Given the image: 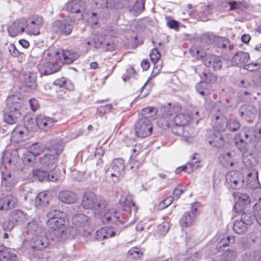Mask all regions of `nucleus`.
Wrapping results in <instances>:
<instances>
[{"label":"nucleus","mask_w":261,"mask_h":261,"mask_svg":"<svg viewBox=\"0 0 261 261\" xmlns=\"http://www.w3.org/2000/svg\"><path fill=\"white\" fill-rule=\"evenodd\" d=\"M22 161L25 166L33 167L36 163V157L28 151L23 153Z\"/></svg>","instance_id":"41"},{"label":"nucleus","mask_w":261,"mask_h":261,"mask_svg":"<svg viewBox=\"0 0 261 261\" xmlns=\"http://www.w3.org/2000/svg\"><path fill=\"white\" fill-rule=\"evenodd\" d=\"M48 170L43 171V170L38 169L33 171V175L36 176L40 181H46V179L48 178Z\"/></svg>","instance_id":"49"},{"label":"nucleus","mask_w":261,"mask_h":261,"mask_svg":"<svg viewBox=\"0 0 261 261\" xmlns=\"http://www.w3.org/2000/svg\"><path fill=\"white\" fill-rule=\"evenodd\" d=\"M235 240V237L232 235L224 237L217 243L216 249L219 252L224 251L228 247L234 243Z\"/></svg>","instance_id":"32"},{"label":"nucleus","mask_w":261,"mask_h":261,"mask_svg":"<svg viewBox=\"0 0 261 261\" xmlns=\"http://www.w3.org/2000/svg\"><path fill=\"white\" fill-rule=\"evenodd\" d=\"M59 198L61 201L66 204L75 203L77 199V195L70 190H63L59 194Z\"/></svg>","instance_id":"25"},{"label":"nucleus","mask_w":261,"mask_h":261,"mask_svg":"<svg viewBox=\"0 0 261 261\" xmlns=\"http://www.w3.org/2000/svg\"><path fill=\"white\" fill-rule=\"evenodd\" d=\"M116 232L113 227H103L97 230L95 234L96 240L102 241L115 236Z\"/></svg>","instance_id":"20"},{"label":"nucleus","mask_w":261,"mask_h":261,"mask_svg":"<svg viewBox=\"0 0 261 261\" xmlns=\"http://www.w3.org/2000/svg\"><path fill=\"white\" fill-rule=\"evenodd\" d=\"M254 214L259 224H261V204L255 203L253 206Z\"/></svg>","instance_id":"55"},{"label":"nucleus","mask_w":261,"mask_h":261,"mask_svg":"<svg viewBox=\"0 0 261 261\" xmlns=\"http://www.w3.org/2000/svg\"><path fill=\"white\" fill-rule=\"evenodd\" d=\"M201 80L205 82L206 83H208L210 84H212L216 81L217 77L215 74L212 73L208 72L206 73L203 72L202 76H201Z\"/></svg>","instance_id":"52"},{"label":"nucleus","mask_w":261,"mask_h":261,"mask_svg":"<svg viewBox=\"0 0 261 261\" xmlns=\"http://www.w3.org/2000/svg\"><path fill=\"white\" fill-rule=\"evenodd\" d=\"M20 113L10 112L4 114V121L9 124H13L16 122L17 118L20 115Z\"/></svg>","instance_id":"46"},{"label":"nucleus","mask_w":261,"mask_h":261,"mask_svg":"<svg viewBox=\"0 0 261 261\" xmlns=\"http://www.w3.org/2000/svg\"><path fill=\"white\" fill-rule=\"evenodd\" d=\"M45 146L43 144L39 143H35L32 144L29 148V151L35 156L37 157L42 154L44 150Z\"/></svg>","instance_id":"43"},{"label":"nucleus","mask_w":261,"mask_h":261,"mask_svg":"<svg viewBox=\"0 0 261 261\" xmlns=\"http://www.w3.org/2000/svg\"><path fill=\"white\" fill-rule=\"evenodd\" d=\"M22 81L28 92L36 89L37 87V74L34 72H28L23 75Z\"/></svg>","instance_id":"17"},{"label":"nucleus","mask_w":261,"mask_h":261,"mask_svg":"<svg viewBox=\"0 0 261 261\" xmlns=\"http://www.w3.org/2000/svg\"><path fill=\"white\" fill-rule=\"evenodd\" d=\"M43 23V18L41 16L38 15L33 16L31 20L30 24H35L38 26H42Z\"/></svg>","instance_id":"61"},{"label":"nucleus","mask_w":261,"mask_h":261,"mask_svg":"<svg viewBox=\"0 0 261 261\" xmlns=\"http://www.w3.org/2000/svg\"><path fill=\"white\" fill-rule=\"evenodd\" d=\"M227 127L230 131L236 132L240 127V123L235 119H230L227 121Z\"/></svg>","instance_id":"51"},{"label":"nucleus","mask_w":261,"mask_h":261,"mask_svg":"<svg viewBox=\"0 0 261 261\" xmlns=\"http://www.w3.org/2000/svg\"><path fill=\"white\" fill-rule=\"evenodd\" d=\"M242 261H257L256 253L255 252H248L242 255Z\"/></svg>","instance_id":"59"},{"label":"nucleus","mask_w":261,"mask_h":261,"mask_svg":"<svg viewBox=\"0 0 261 261\" xmlns=\"http://www.w3.org/2000/svg\"><path fill=\"white\" fill-rule=\"evenodd\" d=\"M134 130L137 137L143 138L149 136L152 130L150 120L146 118H139L135 124Z\"/></svg>","instance_id":"6"},{"label":"nucleus","mask_w":261,"mask_h":261,"mask_svg":"<svg viewBox=\"0 0 261 261\" xmlns=\"http://www.w3.org/2000/svg\"><path fill=\"white\" fill-rule=\"evenodd\" d=\"M82 205L84 209L93 210L94 214L101 212L102 208L106 205V201L103 199L97 200L96 195L92 192H86L84 193Z\"/></svg>","instance_id":"4"},{"label":"nucleus","mask_w":261,"mask_h":261,"mask_svg":"<svg viewBox=\"0 0 261 261\" xmlns=\"http://www.w3.org/2000/svg\"><path fill=\"white\" fill-rule=\"evenodd\" d=\"M50 195L46 192H42L38 194L35 199L36 206H44L49 202Z\"/></svg>","instance_id":"37"},{"label":"nucleus","mask_w":261,"mask_h":261,"mask_svg":"<svg viewBox=\"0 0 261 261\" xmlns=\"http://www.w3.org/2000/svg\"><path fill=\"white\" fill-rule=\"evenodd\" d=\"M40 26L27 23L25 32L29 35H38L40 34Z\"/></svg>","instance_id":"50"},{"label":"nucleus","mask_w":261,"mask_h":261,"mask_svg":"<svg viewBox=\"0 0 261 261\" xmlns=\"http://www.w3.org/2000/svg\"><path fill=\"white\" fill-rule=\"evenodd\" d=\"M39 70L41 74L50 75L60 70V67L54 61H45L39 66Z\"/></svg>","instance_id":"15"},{"label":"nucleus","mask_w":261,"mask_h":261,"mask_svg":"<svg viewBox=\"0 0 261 261\" xmlns=\"http://www.w3.org/2000/svg\"><path fill=\"white\" fill-rule=\"evenodd\" d=\"M255 216L250 213H243L241 216V220L245 222L246 225L253 223Z\"/></svg>","instance_id":"53"},{"label":"nucleus","mask_w":261,"mask_h":261,"mask_svg":"<svg viewBox=\"0 0 261 261\" xmlns=\"http://www.w3.org/2000/svg\"><path fill=\"white\" fill-rule=\"evenodd\" d=\"M72 221L74 225L83 227L90 224L91 219L85 214H77L72 217Z\"/></svg>","instance_id":"29"},{"label":"nucleus","mask_w":261,"mask_h":261,"mask_svg":"<svg viewBox=\"0 0 261 261\" xmlns=\"http://www.w3.org/2000/svg\"><path fill=\"white\" fill-rule=\"evenodd\" d=\"M150 57L151 61L154 63L155 66L160 59L161 55L158 49L154 48L151 50Z\"/></svg>","instance_id":"57"},{"label":"nucleus","mask_w":261,"mask_h":261,"mask_svg":"<svg viewBox=\"0 0 261 261\" xmlns=\"http://www.w3.org/2000/svg\"><path fill=\"white\" fill-rule=\"evenodd\" d=\"M188 168V173H190L192 172L194 170L199 168L200 167V163L199 161L192 162L191 163H187Z\"/></svg>","instance_id":"64"},{"label":"nucleus","mask_w":261,"mask_h":261,"mask_svg":"<svg viewBox=\"0 0 261 261\" xmlns=\"http://www.w3.org/2000/svg\"><path fill=\"white\" fill-rule=\"evenodd\" d=\"M158 111L154 107H147L142 110L141 116L142 118L152 117L156 115Z\"/></svg>","instance_id":"48"},{"label":"nucleus","mask_w":261,"mask_h":261,"mask_svg":"<svg viewBox=\"0 0 261 261\" xmlns=\"http://www.w3.org/2000/svg\"><path fill=\"white\" fill-rule=\"evenodd\" d=\"M49 220L47 225L53 229L50 234L59 241L72 238L76 233V229L69 225L66 214L60 210H52L47 214Z\"/></svg>","instance_id":"1"},{"label":"nucleus","mask_w":261,"mask_h":261,"mask_svg":"<svg viewBox=\"0 0 261 261\" xmlns=\"http://www.w3.org/2000/svg\"><path fill=\"white\" fill-rule=\"evenodd\" d=\"M50 144L51 145L48 147L47 152L40 160L42 168L49 171L54 170L57 167L58 156L63 150L62 145L60 143L53 141Z\"/></svg>","instance_id":"2"},{"label":"nucleus","mask_w":261,"mask_h":261,"mask_svg":"<svg viewBox=\"0 0 261 261\" xmlns=\"http://www.w3.org/2000/svg\"><path fill=\"white\" fill-rule=\"evenodd\" d=\"M189 121V116L182 113L179 114L171 120L170 127L172 128L174 133L181 135L182 131L181 127L187 125Z\"/></svg>","instance_id":"9"},{"label":"nucleus","mask_w":261,"mask_h":261,"mask_svg":"<svg viewBox=\"0 0 261 261\" xmlns=\"http://www.w3.org/2000/svg\"><path fill=\"white\" fill-rule=\"evenodd\" d=\"M260 67V64L258 63H251L244 66V69L250 71L258 70Z\"/></svg>","instance_id":"62"},{"label":"nucleus","mask_w":261,"mask_h":261,"mask_svg":"<svg viewBox=\"0 0 261 261\" xmlns=\"http://www.w3.org/2000/svg\"><path fill=\"white\" fill-rule=\"evenodd\" d=\"M104 41L103 36L101 35L93 34L91 36L87 41V45L94 46L95 48H99Z\"/></svg>","instance_id":"34"},{"label":"nucleus","mask_w":261,"mask_h":261,"mask_svg":"<svg viewBox=\"0 0 261 261\" xmlns=\"http://www.w3.org/2000/svg\"><path fill=\"white\" fill-rule=\"evenodd\" d=\"M214 111H216L218 113L215 114L212 119V124L215 130L218 132H223L227 127V120L226 117L221 113L219 108H214Z\"/></svg>","instance_id":"12"},{"label":"nucleus","mask_w":261,"mask_h":261,"mask_svg":"<svg viewBox=\"0 0 261 261\" xmlns=\"http://www.w3.org/2000/svg\"><path fill=\"white\" fill-rule=\"evenodd\" d=\"M215 38L216 36L210 33H205L204 34H203L201 36V40L206 44H210L212 43L213 42H214Z\"/></svg>","instance_id":"56"},{"label":"nucleus","mask_w":261,"mask_h":261,"mask_svg":"<svg viewBox=\"0 0 261 261\" xmlns=\"http://www.w3.org/2000/svg\"><path fill=\"white\" fill-rule=\"evenodd\" d=\"M241 115L247 121H250L257 113V110L252 105H245L240 109Z\"/></svg>","instance_id":"22"},{"label":"nucleus","mask_w":261,"mask_h":261,"mask_svg":"<svg viewBox=\"0 0 261 261\" xmlns=\"http://www.w3.org/2000/svg\"><path fill=\"white\" fill-rule=\"evenodd\" d=\"M250 59L247 53L239 51L236 53L232 58V64L234 66H242L247 63Z\"/></svg>","instance_id":"24"},{"label":"nucleus","mask_w":261,"mask_h":261,"mask_svg":"<svg viewBox=\"0 0 261 261\" xmlns=\"http://www.w3.org/2000/svg\"><path fill=\"white\" fill-rule=\"evenodd\" d=\"M225 178L229 188L239 189L243 186L244 179L241 172L236 171H229L226 174Z\"/></svg>","instance_id":"7"},{"label":"nucleus","mask_w":261,"mask_h":261,"mask_svg":"<svg viewBox=\"0 0 261 261\" xmlns=\"http://www.w3.org/2000/svg\"><path fill=\"white\" fill-rule=\"evenodd\" d=\"M196 91L202 96L209 94L211 91V86L203 81L195 86Z\"/></svg>","instance_id":"38"},{"label":"nucleus","mask_w":261,"mask_h":261,"mask_svg":"<svg viewBox=\"0 0 261 261\" xmlns=\"http://www.w3.org/2000/svg\"><path fill=\"white\" fill-rule=\"evenodd\" d=\"M181 110V107L178 103H168L163 106L161 108L162 117L158 120L159 125L164 129L169 128L172 116Z\"/></svg>","instance_id":"3"},{"label":"nucleus","mask_w":261,"mask_h":261,"mask_svg":"<svg viewBox=\"0 0 261 261\" xmlns=\"http://www.w3.org/2000/svg\"><path fill=\"white\" fill-rule=\"evenodd\" d=\"M207 141L212 146L216 147H221L224 145V140L220 132L216 130L209 132L207 136Z\"/></svg>","instance_id":"18"},{"label":"nucleus","mask_w":261,"mask_h":261,"mask_svg":"<svg viewBox=\"0 0 261 261\" xmlns=\"http://www.w3.org/2000/svg\"><path fill=\"white\" fill-rule=\"evenodd\" d=\"M27 25V21L24 18L16 20L8 26V33L11 37H15L25 30Z\"/></svg>","instance_id":"14"},{"label":"nucleus","mask_w":261,"mask_h":261,"mask_svg":"<svg viewBox=\"0 0 261 261\" xmlns=\"http://www.w3.org/2000/svg\"><path fill=\"white\" fill-rule=\"evenodd\" d=\"M144 4L143 0H137L130 9V13L136 16L140 15L144 10Z\"/></svg>","instance_id":"42"},{"label":"nucleus","mask_w":261,"mask_h":261,"mask_svg":"<svg viewBox=\"0 0 261 261\" xmlns=\"http://www.w3.org/2000/svg\"><path fill=\"white\" fill-rule=\"evenodd\" d=\"M243 162L247 167L250 168L256 164L257 160L252 153L245 152L243 154Z\"/></svg>","instance_id":"44"},{"label":"nucleus","mask_w":261,"mask_h":261,"mask_svg":"<svg viewBox=\"0 0 261 261\" xmlns=\"http://www.w3.org/2000/svg\"><path fill=\"white\" fill-rule=\"evenodd\" d=\"M124 169V163L122 159H116L114 160L112 163L111 170L114 171V172H116L117 174L119 173L122 175Z\"/></svg>","instance_id":"40"},{"label":"nucleus","mask_w":261,"mask_h":261,"mask_svg":"<svg viewBox=\"0 0 261 261\" xmlns=\"http://www.w3.org/2000/svg\"><path fill=\"white\" fill-rule=\"evenodd\" d=\"M256 138H258V136L253 127H244L239 136L235 139L236 144L241 151H244L246 145Z\"/></svg>","instance_id":"5"},{"label":"nucleus","mask_w":261,"mask_h":261,"mask_svg":"<svg viewBox=\"0 0 261 261\" xmlns=\"http://www.w3.org/2000/svg\"><path fill=\"white\" fill-rule=\"evenodd\" d=\"M44 234H39L33 237L31 241L32 248L41 250L48 246L49 245L48 240Z\"/></svg>","instance_id":"21"},{"label":"nucleus","mask_w":261,"mask_h":261,"mask_svg":"<svg viewBox=\"0 0 261 261\" xmlns=\"http://www.w3.org/2000/svg\"><path fill=\"white\" fill-rule=\"evenodd\" d=\"M120 202L121 209L129 214L131 213L132 208H134L135 212L137 210L135 203L132 200V196L129 194L126 196H121Z\"/></svg>","instance_id":"23"},{"label":"nucleus","mask_w":261,"mask_h":261,"mask_svg":"<svg viewBox=\"0 0 261 261\" xmlns=\"http://www.w3.org/2000/svg\"><path fill=\"white\" fill-rule=\"evenodd\" d=\"M26 128L22 126H16L13 130L10 140L13 143H18L24 139Z\"/></svg>","instance_id":"27"},{"label":"nucleus","mask_w":261,"mask_h":261,"mask_svg":"<svg viewBox=\"0 0 261 261\" xmlns=\"http://www.w3.org/2000/svg\"><path fill=\"white\" fill-rule=\"evenodd\" d=\"M28 231L29 233L33 235L45 234L41 225L36 221H32L28 223Z\"/></svg>","instance_id":"35"},{"label":"nucleus","mask_w":261,"mask_h":261,"mask_svg":"<svg viewBox=\"0 0 261 261\" xmlns=\"http://www.w3.org/2000/svg\"><path fill=\"white\" fill-rule=\"evenodd\" d=\"M219 161L221 164L225 167H232L233 165V160L230 152L222 153L219 156Z\"/></svg>","instance_id":"39"},{"label":"nucleus","mask_w":261,"mask_h":261,"mask_svg":"<svg viewBox=\"0 0 261 261\" xmlns=\"http://www.w3.org/2000/svg\"><path fill=\"white\" fill-rule=\"evenodd\" d=\"M57 121V120L44 115H39L36 118V123L38 127L44 131L49 129Z\"/></svg>","instance_id":"16"},{"label":"nucleus","mask_w":261,"mask_h":261,"mask_svg":"<svg viewBox=\"0 0 261 261\" xmlns=\"http://www.w3.org/2000/svg\"><path fill=\"white\" fill-rule=\"evenodd\" d=\"M228 42V40L226 38L219 36H216L215 41H214V43L216 46L222 48L226 47Z\"/></svg>","instance_id":"54"},{"label":"nucleus","mask_w":261,"mask_h":261,"mask_svg":"<svg viewBox=\"0 0 261 261\" xmlns=\"http://www.w3.org/2000/svg\"><path fill=\"white\" fill-rule=\"evenodd\" d=\"M2 174V185L7 188H12L17 182L14 175L7 170L3 171Z\"/></svg>","instance_id":"26"},{"label":"nucleus","mask_w":261,"mask_h":261,"mask_svg":"<svg viewBox=\"0 0 261 261\" xmlns=\"http://www.w3.org/2000/svg\"><path fill=\"white\" fill-rule=\"evenodd\" d=\"M66 10L71 13H80L85 8V3L81 0H72L66 4Z\"/></svg>","instance_id":"28"},{"label":"nucleus","mask_w":261,"mask_h":261,"mask_svg":"<svg viewBox=\"0 0 261 261\" xmlns=\"http://www.w3.org/2000/svg\"><path fill=\"white\" fill-rule=\"evenodd\" d=\"M200 57L203 58L202 62L203 64L210 70H219L221 69L222 66V61L220 57L211 54L206 55L204 57L200 55Z\"/></svg>","instance_id":"10"},{"label":"nucleus","mask_w":261,"mask_h":261,"mask_svg":"<svg viewBox=\"0 0 261 261\" xmlns=\"http://www.w3.org/2000/svg\"><path fill=\"white\" fill-rule=\"evenodd\" d=\"M196 219V215L186 212L180 218L179 224L182 227H189L195 222Z\"/></svg>","instance_id":"33"},{"label":"nucleus","mask_w":261,"mask_h":261,"mask_svg":"<svg viewBox=\"0 0 261 261\" xmlns=\"http://www.w3.org/2000/svg\"><path fill=\"white\" fill-rule=\"evenodd\" d=\"M79 54L72 50H63L61 52H57L55 54L56 60L63 64H71L79 57Z\"/></svg>","instance_id":"13"},{"label":"nucleus","mask_w":261,"mask_h":261,"mask_svg":"<svg viewBox=\"0 0 261 261\" xmlns=\"http://www.w3.org/2000/svg\"><path fill=\"white\" fill-rule=\"evenodd\" d=\"M173 201V197L172 196H169L165 199L162 201L159 205L162 209L166 208L169 205H170Z\"/></svg>","instance_id":"63"},{"label":"nucleus","mask_w":261,"mask_h":261,"mask_svg":"<svg viewBox=\"0 0 261 261\" xmlns=\"http://www.w3.org/2000/svg\"><path fill=\"white\" fill-rule=\"evenodd\" d=\"M17 199L12 195H7L0 200V210L7 211L15 206L17 203Z\"/></svg>","instance_id":"30"},{"label":"nucleus","mask_w":261,"mask_h":261,"mask_svg":"<svg viewBox=\"0 0 261 261\" xmlns=\"http://www.w3.org/2000/svg\"><path fill=\"white\" fill-rule=\"evenodd\" d=\"M22 100L17 95L9 96L7 100V109L10 112L20 113Z\"/></svg>","instance_id":"19"},{"label":"nucleus","mask_w":261,"mask_h":261,"mask_svg":"<svg viewBox=\"0 0 261 261\" xmlns=\"http://www.w3.org/2000/svg\"><path fill=\"white\" fill-rule=\"evenodd\" d=\"M99 216L104 223H109L112 221L114 223L120 221L121 223L124 222L119 220V213L114 208L110 209L106 203V205L102 208L101 212H97L96 214Z\"/></svg>","instance_id":"8"},{"label":"nucleus","mask_w":261,"mask_h":261,"mask_svg":"<svg viewBox=\"0 0 261 261\" xmlns=\"http://www.w3.org/2000/svg\"><path fill=\"white\" fill-rule=\"evenodd\" d=\"M224 251L223 255L226 257V260L231 261L237 257V253L235 251L227 248Z\"/></svg>","instance_id":"60"},{"label":"nucleus","mask_w":261,"mask_h":261,"mask_svg":"<svg viewBox=\"0 0 261 261\" xmlns=\"http://www.w3.org/2000/svg\"><path fill=\"white\" fill-rule=\"evenodd\" d=\"M19 159L16 151H13L11 154L6 153L3 158L4 161L9 164H15Z\"/></svg>","instance_id":"47"},{"label":"nucleus","mask_w":261,"mask_h":261,"mask_svg":"<svg viewBox=\"0 0 261 261\" xmlns=\"http://www.w3.org/2000/svg\"><path fill=\"white\" fill-rule=\"evenodd\" d=\"M73 30V22L67 20H57L54 22L52 27L53 32L65 35H69Z\"/></svg>","instance_id":"11"},{"label":"nucleus","mask_w":261,"mask_h":261,"mask_svg":"<svg viewBox=\"0 0 261 261\" xmlns=\"http://www.w3.org/2000/svg\"><path fill=\"white\" fill-rule=\"evenodd\" d=\"M10 218L18 225L22 223L25 220V215L20 210H14L9 214Z\"/></svg>","instance_id":"36"},{"label":"nucleus","mask_w":261,"mask_h":261,"mask_svg":"<svg viewBox=\"0 0 261 261\" xmlns=\"http://www.w3.org/2000/svg\"><path fill=\"white\" fill-rule=\"evenodd\" d=\"M15 226H16V224L10 217L8 220L5 221L3 223V229L6 231H11Z\"/></svg>","instance_id":"58"},{"label":"nucleus","mask_w":261,"mask_h":261,"mask_svg":"<svg viewBox=\"0 0 261 261\" xmlns=\"http://www.w3.org/2000/svg\"><path fill=\"white\" fill-rule=\"evenodd\" d=\"M233 229L237 234H243L247 230V225L243 221L236 220L234 223Z\"/></svg>","instance_id":"45"},{"label":"nucleus","mask_w":261,"mask_h":261,"mask_svg":"<svg viewBox=\"0 0 261 261\" xmlns=\"http://www.w3.org/2000/svg\"><path fill=\"white\" fill-rule=\"evenodd\" d=\"M0 256L6 261H17V255L3 244H0Z\"/></svg>","instance_id":"31"}]
</instances>
